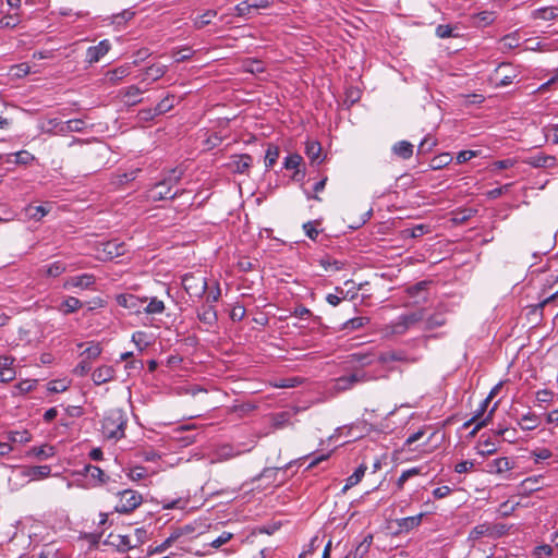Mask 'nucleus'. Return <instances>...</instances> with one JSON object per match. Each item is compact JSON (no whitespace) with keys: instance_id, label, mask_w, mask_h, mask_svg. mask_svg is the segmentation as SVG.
Listing matches in <instances>:
<instances>
[{"instance_id":"20e7f679","label":"nucleus","mask_w":558,"mask_h":558,"mask_svg":"<svg viewBox=\"0 0 558 558\" xmlns=\"http://www.w3.org/2000/svg\"><path fill=\"white\" fill-rule=\"evenodd\" d=\"M385 371H365L357 369L351 374L340 376L335 379L333 389L336 391H345L351 389L357 384L367 383L371 380H377L380 378H386Z\"/></svg>"},{"instance_id":"e433bc0d","label":"nucleus","mask_w":558,"mask_h":558,"mask_svg":"<svg viewBox=\"0 0 558 558\" xmlns=\"http://www.w3.org/2000/svg\"><path fill=\"white\" fill-rule=\"evenodd\" d=\"M8 442H19V444H26L31 441L32 435L28 430H10L7 434Z\"/></svg>"},{"instance_id":"0e129e2a","label":"nucleus","mask_w":558,"mask_h":558,"mask_svg":"<svg viewBox=\"0 0 558 558\" xmlns=\"http://www.w3.org/2000/svg\"><path fill=\"white\" fill-rule=\"evenodd\" d=\"M12 156L15 157L14 161H15V163H19V165H28L35 159L34 155H32L27 150H20L17 153L13 154Z\"/></svg>"},{"instance_id":"6e6d98bb","label":"nucleus","mask_w":558,"mask_h":558,"mask_svg":"<svg viewBox=\"0 0 558 558\" xmlns=\"http://www.w3.org/2000/svg\"><path fill=\"white\" fill-rule=\"evenodd\" d=\"M475 19H476V22L478 23V25L488 26L492 23H494L496 16L493 11H482L476 14Z\"/></svg>"},{"instance_id":"473e14b6","label":"nucleus","mask_w":558,"mask_h":558,"mask_svg":"<svg viewBox=\"0 0 558 558\" xmlns=\"http://www.w3.org/2000/svg\"><path fill=\"white\" fill-rule=\"evenodd\" d=\"M147 305L144 307V313L147 315H157L162 314L165 312V303L159 300L157 296L147 298Z\"/></svg>"},{"instance_id":"a211bd4d","label":"nucleus","mask_w":558,"mask_h":558,"mask_svg":"<svg viewBox=\"0 0 558 558\" xmlns=\"http://www.w3.org/2000/svg\"><path fill=\"white\" fill-rule=\"evenodd\" d=\"M197 318L207 326V330L217 324V311L213 305L204 304L197 308Z\"/></svg>"},{"instance_id":"dca6fc26","label":"nucleus","mask_w":558,"mask_h":558,"mask_svg":"<svg viewBox=\"0 0 558 558\" xmlns=\"http://www.w3.org/2000/svg\"><path fill=\"white\" fill-rule=\"evenodd\" d=\"M498 442L486 434L481 435L475 446L477 454L482 457L494 454L495 452L498 451Z\"/></svg>"},{"instance_id":"3c124183","label":"nucleus","mask_w":558,"mask_h":558,"mask_svg":"<svg viewBox=\"0 0 558 558\" xmlns=\"http://www.w3.org/2000/svg\"><path fill=\"white\" fill-rule=\"evenodd\" d=\"M279 157V149L276 146H269L266 150L265 155V167L266 169H270L277 162Z\"/></svg>"},{"instance_id":"680f3d73","label":"nucleus","mask_w":558,"mask_h":558,"mask_svg":"<svg viewBox=\"0 0 558 558\" xmlns=\"http://www.w3.org/2000/svg\"><path fill=\"white\" fill-rule=\"evenodd\" d=\"M144 367L142 360L132 359L128 361L124 365L125 371L128 372V375H132L135 373H140Z\"/></svg>"},{"instance_id":"c9c22d12","label":"nucleus","mask_w":558,"mask_h":558,"mask_svg":"<svg viewBox=\"0 0 558 558\" xmlns=\"http://www.w3.org/2000/svg\"><path fill=\"white\" fill-rule=\"evenodd\" d=\"M175 99L177 97L174 95L168 94L156 105L155 113L160 116L170 111L174 107Z\"/></svg>"},{"instance_id":"603ef678","label":"nucleus","mask_w":558,"mask_h":558,"mask_svg":"<svg viewBox=\"0 0 558 558\" xmlns=\"http://www.w3.org/2000/svg\"><path fill=\"white\" fill-rule=\"evenodd\" d=\"M320 266L326 270L339 271L343 269L344 263L338 259L322 258L319 260Z\"/></svg>"},{"instance_id":"a19ab883","label":"nucleus","mask_w":558,"mask_h":558,"mask_svg":"<svg viewBox=\"0 0 558 558\" xmlns=\"http://www.w3.org/2000/svg\"><path fill=\"white\" fill-rule=\"evenodd\" d=\"M368 323H369L368 317H363V316L353 317L343 323L342 330H356V329L364 327Z\"/></svg>"},{"instance_id":"13d9d810","label":"nucleus","mask_w":558,"mask_h":558,"mask_svg":"<svg viewBox=\"0 0 558 558\" xmlns=\"http://www.w3.org/2000/svg\"><path fill=\"white\" fill-rule=\"evenodd\" d=\"M302 157L298 154H289L283 161V167L288 170H298Z\"/></svg>"},{"instance_id":"5701e85b","label":"nucleus","mask_w":558,"mask_h":558,"mask_svg":"<svg viewBox=\"0 0 558 558\" xmlns=\"http://www.w3.org/2000/svg\"><path fill=\"white\" fill-rule=\"evenodd\" d=\"M53 207V203L47 202L44 205L33 206L29 205L26 207V214L29 219L34 221H40L45 216H47Z\"/></svg>"},{"instance_id":"b1692460","label":"nucleus","mask_w":558,"mask_h":558,"mask_svg":"<svg viewBox=\"0 0 558 558\" xmlns=\"http://www.w3.org/2000/svg\"><path fill=\"white\" fill-rule=\"evenodd\" d=\"M86 129V122L82 119H70L62 121L60 135H66L72 132H83Z\"/></svg>"},{"instance_id":"9d476101","label":"nucleus","mask_w":558,"mask_h":558,"mask_svg":"<svg viewBox=\"0 0 558 558\" xmlns=\"http://www.w3.org/2000/svg\"><path fill=\"white\" fill-rule=\"evenodd\" d=\"M136 64V61L132 63H124L122 65L117 66L116 69L109 70L105 73L106 82L111 85H118L123 78L131 74L133 65Z\"/></svg>"},{"instance_id":"2f4dec72","label":"nucleus","mask_w":558,"mask_h":558,"mask_svg":"<svg viewBox=\"0 0 558 558\" xmlns=\"http://www.w3.org/2000/svg\"><path fill=\"white\" fill-rule=\"evenodd\" d=\"M322 146L318 142H307L305 147V154L312 163H320L323 158L320 156Z\"/></svg>"},{"instance_id":"58836bf2","label":"nucleus","mask_w":558,"mask_h":558,"mask_svg":"<svg viewBox=\"0 0 558 558\" xmlns=\"http://www.w3.org/2000/svg\"><path fill=\"white\" fill-rule=\"evenodd\" d=\"M256 11L251 8L247 0L241 1L234 7V14L239 17L251 19Z\"/></svg>"},{"instance_id":"052dcab7","label":"nucleus","mask_w":558,"mask_h":558,"mask_svg":"<svg viewBox=\"0 0 558 558\" xmlns=\"http://www.w3.org/2000/svg\"><path fill=\"white\" fill-rule=\"evenodd\" d=\"M531 456L534 459V463L537 464L543 460H547V459L551 458L553 453L547 448H541V449L532 450Z\"/></svg>"},{"instance_id":"2eb2a0df","label":"nucleus","mask_w":558,"mask_h":558,"mask_svg":"<svg viewBox=\"0 0 558 558\" xmlns=\"http://www.w3.org/2000/svg\"><path fill=\"white\" fill-rule=\"evenodd\" d=\"M424 515H425V513L421 512L416 515L397 519L396 520L397 533L398 534L409 533L412 530L418 527L422 523V519Z\"/></svg>"},{"instance_id":"72a5a7b5","label":"nucleus","mask_w":558,"mask_h":558,"mask_svg":"<svg viewBox=\"0 0 558 558\" xmlns=\"http://www.w3.org/2000/svg\"><path fill=\"white\" fill-rule=\"evenodd\" d=\"M532 16L535 20L551 21L558 16V9L554 7L538 8L533 11Z\"/></svg>"},{"instance_id":"f704fd0d","label":"nucleus","mask_w":558,"mask_h":558,"mask_svg":"<svg viewBox=\"0 0 558 558\" xmlns=\"http://www.w3.org/2000/svg\"><path fill=\"white\" fill-rule=\"evenodd\" d=\"M131 341L136 345L138 352L145 351L150 344L148 335L141 330L133 332Z\"/></svg>"},{"instance_id":"774afa93","label":"nucleus","mask_w":558,"mask_h":558,"mask_svg":"<svg viewBox=\"0 0 558 558\" xmlns=\"http://www.w3.org/2000/svg\"><path fill=\"white\" fill-rule=\"evenodd\" d=\"M244 70L250 73H262L265 68L262 61L258 60H248L244 63Z\"/></svg>"},{"instance_id":"6e6552de","label":"nucleus","mask_w":558,"mask_h":558,"mask_svg":"<svg viewBox=\"0 0 558 558\" xmlns=\"http://www.w3.org/2000/svg\"><path fill=\"white\" fill-rule=\"evenodd\" d=\"M379 356L380 352H377L373 349L362 350L354 352L348 356L349 362L352 364H357L362 368L372 366L374 364L379 365Z\"/></svg>"},{"instance_id":"39448f33","label":"nucleus","mask_w":558,"mask_h":558,"mask_svg":"<svg viewBox=\"0 0 558 558\" xmlns=\"http://www.w3.org/2000/svg\"><path fill=\"white\" fill-rule=\"evenodd\" d=\"M118 502L114 506V511L122 514H128L138 508L143 502V496L131 488L117 492Z\"/></svg>"},{"instance_id":"bb28decb","label":"nucleus","mask_w":558,"mask_h":558,"mask_svg":"<svg viewBox=\"0 0 558 558\" xmlns=\"http://www.w3.org/2000/svg\"><path fill=\"white\" fill-rule=\"evenodd\" d=\"M521 37L519 31H514L510 34L505 35L500 39V49L502 51H509L520 46Z\"/></svg>"},{"instance_id":"f8f14e48","label":"nucleus","mask_w":558,"mask_h":558,"mask_svg":"<svg viewBox=\"0 0 558 558\" xmlns=\"http://www.w3.org/2000/svg\"><path fill=\"white\" fill-rule=\"evenodd\" d=\"M96 282V278L93 274H82L78 276L69 277L64 283V289H73L78 288L82 290H86L92 288Z\"/></svg>"},{"instance_id":"7ed1b4c3","label":"nucleus","mask_w":558,"mask_h":558,"mask_svg":"<svg viewBox=\"0 0 558 558\" xmlns=\"http://www.w3.org/2000/svg\"><path fill=\"white\" fill-rule=\"evenodd\" d=\"M423 318V311L402 313L390 323L386 324L381 331L386 337L401 336L413 329Z\"/></svg>"},{"instance_id":"f3484780","label":"nucleus","mask_w":558,"mask_h":558,"mask_svg":"<svg viewBox=\"0 0 558 558\" xmlns=\"http://www.w3.org/2000/svg\"><path fill=\"white\" fill-rule=\"evenodd\" d=\"M514 468V462L507 457H499L487 464V472L490 474L502 475Z\"/></svg>"},{"instance_id":"8fccbe9b","label":"nucleus","mask_w":558,"mask_h":558,"mask_svg":"<svg viewBox=\"0 0 558 558\" xmlns=\"http://www.w3.org/2000/svg\"><path fill=\"white\" fill-rule=\"evenodd\" d=\"M70 386V383L65 379L50 380L47 384V390L52 393H59L65 391Z\"/></svg>"},{"instance_id":"ddd939ff","label":"nucleus","mask_w":558,"mask_h":558,"mask_svg":"<svg viewBox=\"0 0 558 558\" xmlns=\"http://www.w3.org/2000/svg\"><path fill=\"white\" fill-rule=\"evenodd\" d=\"M168 71V66L161 63H154L147 66L144 72L140 75L142 83L148 85L161 78Z\"/></svg>"},{"instance_id":"a18cd8bd","label":"nucleus","mask_w":558,"mask_h":558,"mask_svg":"<svg viewBox=\"0 0 558 558\" xmlns=\"http://www.w3.org/2000/svg\"><path fill=\"white\" fill-rule=\"evenodd\" d=\"M66 270V266L63 262L57 260L46 266L45 272L48 277H59Z\"/></svg>"},{"instance_id":"4be33fe9","label":"nucleus","mask_w":558,"mask_h":558,"mask_svg":"<svg viewBox=\"0 0 558 558\" xmlns=\"http://www.w3.org/2000/svg\"><path fill=\"white\" fill-rule=\"evenodd\" d=\"M87 471H89L88 477L92 487L104 486L110 481V477L99 466L87 464Z\"/></svg>"},{"instance_id":"f257e3e1","label":"nucleus","mask_w":558,"mask_h":558,"mask_svg":"<svg viewBox=\"0 0 558 558\" xmlns=\"http://www.w3.org/2000/svg\"><path fill=\"white\" fill-rule=\"evenodd\" d=\"M182 177V171L179 169H171L168 174L155 183L147 191V199L158 202L163 199H173L179 195V190H173Z\"/></svg>"},{"instance_id":"1a4fd4ad","label":"nucleus","mask_w":558,"mask_h":558,"mask_svg":"<svg viewBox=\"0 0 558 558\" xmlns=\"http://www.w3.org/2000/svg\"><path fill=\"white\" fill-rule=\"evenodd\" d=\"M523 162L533 168H554L558 165V159L553 155L537 153L524 158Z\"/></svg>"},{"instance_id":"4468645a","label":"nucleus","mask_w":558,"mask_h":558,"mask_svg":"<svg viewBox=\"0 0 558 558\" xmlns=\"http://www.w3.org/2000/svg\"><path fill=\"white\" fill-rule=\"evenodd\" d=\"M116 377V369L111 365H100L92 373V380L94 385L100 386L113 380Z\"/></svg>"},{"instance_id":"bf43d9fd","label":"nucleus","mask_w":558,"mask_h":558,"mask_svg":"<svg viewBox=\"0 0 558 558\" xmlns=\"http://www.w3.org/2000/svg\"><path fill=\"white\" fill-rule=\"evenodd\" d=\"M51 472V468L49 465H37L33 466L29 471V475L33 478H44L47 477Z\"/></svg>"},{"instance_id":"6ab92c4d","label":"nucleus","mask_w":558,"mask_h":558,"mask_svg":"<svg viewBox=\"0 0 558 558\" xmlns=\"http://www.w3.org/2000/svg\"><path fill=\"white\" fill-rule=\"evenodd\" d=\"M126 252L125 244L118 240H110L102 243V253L106 259H113L124 255Z\"/></svg>"},{"instance_id":"aec40b11","label":"nucleus","mask_w":558,"mask_h":558,"mask_svg":"<svg viewBox=\"0 0 558 558\" xmlns=\"http://www.w3.org/2000/svg\"><path fill=\"white\" fill-rule=\"evenodd\" d=\"M144 93L143 89H141L136 85L128 86L119 92L120 97L122 98V101L128 106H134L142 101L141 95Z\"/></svg>"},{"instance_id":"412c9836","label":"nucleus","mask_w":558,"mask_h":558,"mask_svg":"<svg viewBox=\"0 0 558 558\" xmlns=\"http://www.w3.org/2000/svg\"><path fill=\"white\" fill-rule=\"evenodd\" d=\"M116 301L121 307L138 311L141 305L147 301V298L141 299L134 294L122 293L117 295Z\"/></svg>"},{"instance_id":"864d4df0","label":"nucleus","mask_w":558,"mask_h":558,"mask_svg":"<svg viewBox=\"0 0 558 558\" xmlns=\"http://www.w3.org/2000/svg\"><path fill=\"white\" fill-rule=\"evenodd\" d=\"M148 475V472L146 470V468L144 466H140V465H136V466H133V468H130L128 473H126V476L131 480V481H134V482H137L140 480H143L145 478L146 476Z\"/></svg>"},{"instance_id":"69168bd1","label":"nucleus","mask_w":558,"mask_h":558,"mask_svg":"<svg viewBox=\"0 0 558 558\" xmlns=\"http://www.w3.org/2000/svg\"><path fill=\"white\" fill-rule=\"evenodd\" d=\"M541 478H543L542 475L526 477L525 480L522 481L521 486L523 487L524 490H536L538 489L536 485L539 483Z\"/></svg>"},{"instance_id":"0eeeda50","label":"nucleus","mask_w":558,"mask_h":558,"mask_svg":"<svg viewBox=\"0 0 558 558\" xmlns=\"http://www.w3.org/2000/svg\"><path fill=\"white\" fill-rule=\"evenodd\" d=\"M420 360L417 356H411L405 351L402 350H391L386 352H380L379 356V365L380 368H376L375 371H385L388 376V372L391 369L388 367V364L391 362H401V363H416Z\"/></svg>"},{"instance_id":"49530a36","label":"nucleus","mask_w":558,"mask_h":558,"mask_svg":"<svg viewBox=\"0 0 558 558\" xmlns=\"http://www.w3.org/2000/svg\"><path fill=\"white\" fill-rule=\"evenodd\" d=\"M61 125H62V120H60L58 118H51L45 122V124L43 126V131L47 134L60 135L59 130L61 129Z\"/></svg>"},{"instance_id":"ea45409f","label":"nucleus","mask_w":558,"mask_h":558,"mask_svg":"<svg viewBox=\"0 0 558 558\" xmlns=\"http://www.w3.org/2000/svg\"><path fill=\"white\" fill-rule=\"evenodd\" d=\"M493 533L492 526L487 523L478 524L474 526L470 534L469 539L477 541L482 538L483 536L490 535Z\"/></svg>"},{"instance_id":"e2e57ef3","label":"nucleus","mask_w":558,"mask_h":558,"mask_svg":"<svg viewBox=\"0 0 558 558\" xmlns=\"http://www.w3.org/2000/svg\"><path fill=\"white\" fill-rule=\"evenodd\" d=\"M453 31H454V28L449 24H439L436 27L435 33H436V36L439 38H450V37L456 36L453 34Z\"/></svg>"},{"instance_id":"9b49d317","label":"nucleus","mask_w":558,"mask_h":558,"mask_svg":"<svg viewBox=\"0 0 558 558\" xmlns=\"http://www.w3.org/2000/svg\"><path fill=\"white\" fill-rule=\"evenodd\" d=\"M111 49V43L108 39L100 40L96 46H90L86 50L85 61L89 64L97 63Z\"/></svg>"},{"instance_id":"c756f323","label":"nucleus","mask_w":558,"mask_h":558,"mask_svg":"<svg viewBox=\"0 0 558 558\" xmlns=\"http://www.w3.org/2000/svg\"><path fill=\"white\" fill-rule=\"evenodd\" d=\"M372 543H373L372 534L364 536V538L351 551L352 557L353 558H364L367 555V553L369 551Z\"/></svg>"},{"instance_id":"09e8293b","label":"nucleus","mask_w":558,"mask_h":558,"mask_svg":"<svg viewBox=\"0 0 558 558\" xmlns=\"http://www.w3.org/2000/svg\"><path fill=\"white\" fill-rule=\"evenodd\" d=\"M445 323H446V319L442 314H434V315L429 316L428 318H426V320L424 323V329L432 330V329L441 327L442 325H445Z\"/></svg>"},{"instance_id":"cd10ccee","label":"nucleus","mask_w":558,"mask_h":558,"mask_svg":"<svg viewBox=\"0 0 558 558\" xmlns=\"http://www.w3.org/2000/svg\"><path fill=\"white\" fill-rule=\"evenodd\" d=\"M252 157L247 154L236 155L233 157L232 167L233 171L244 173L252 166Z\"/></svg>"},{"instance_id":"4d7b16f0","label":"nucleus","mask_w":558,"mask_h":558,"mask_svg":"<svg viewBox=\"0 0 558 558\" xmlns=\"http://www.w3.org/2000/svg\"><path fill=\"white\" fill-rule=\"evenodd\" d=\"M20 22H21L20 15L17 12H15L14 14H7L3 17H1L0 26L14 28L15 26H17L20 24Z\"/></svg>"},{"instance_id":"7c9ffc66","label":"nucleus","mask_w":558,"mask_h":558,"mask_svg":"<svg viewBox=\"0 0 558 558\" xmlns=\"http://www.w3.org/2000/svg\"><path fill=\"white\" fill-rule=\"evenodd\" d=\"M82 305L83 303L80 299L75 296H68L59 306V311L64 315H69L80 310Z\"/></svg>"},{"instance_id":"de8ad7c7","label":"nucleus","mask_w":558,"mask_h":558,"mask_svg":"<svg viewBox=\"0 0 558 558\" xmlns=\"http://www.w3.org/2000/svg\"><path fill=\"white\" fill-rule=\"evenodd\" d=\"M428 232H429V226L424 225V223L415 225L412 228L403 230L404 236H410V238H420Z\"/></svg>"},{"instance_id":"c85d7f7f","label":"nucleus","mask_w":558,"mask_h":558,"mask_svg":"<svg viewBox=\"0 0 558 558\" xmlns=\"http://www.w3.org/2000/svg\"><path fill=\"white\" fill-rule=\"evenodd\" d=\"M366 470L367 466L365 464H360L357 469L345 480V485L343 486L342 492L344 493L357 485L365 475Z\"/></svg>"},{"instance_id":"79ce46f5","label":"nucleus","mask_w":558,"mask_h":558,"mask_svg":"<svg viewBox=\"0 0 558 558\" xmlns=\"http://www.w3.org/2000/svg\"><path fill=\"white\" fill-rule=\"evenodd\" d=\"M102 352V348L99 343L90 342L87 348L81 353L86 361H93L99 357Z\"/></svg>"},{"instance_id":"423d86ee","label":"nucleus","mask_w":558,"mask_h":558,"mask_svg":"<svg viewBox=\"0 0 558 558\" xmlns=\"http://www.w3.org/2000/svg\"><path fill=\"white\" fill-rule=\"evenodd\" d=\"M182 286L191 298L201 299L207 290V279L201 274H185Z\"/></svg>"},{"instance_id":"5fc2aeb1","label":"nucleus","mask_w":558,"mask_h":558,"mask_svg":"<svg viewBox=\"0 0 558 558\" xmlns=\"http://www.w3.org/2000/svg\"><path fill=\"white\" fill-rule=\"evenodd\" d=\"M420 474L418 468H411L402 471L401 475L397 480V487L399 490L403 489L404 483L412 476Z\"/></svg>"},{"instance_id":"c03bdc74","label":"nucleus","mask_w":558,"mask_h":558,"mask_svg":"<svg viewBox=\"0 0 558 558\" xmlns=\"http://www.w3.org/2000/svg\"><path fill=\"white\" fill-rule=\"evenodd\" d=\"M336 293H329L326 295V301L331 306H338L342 300L348 295V291H344L341 287L335 288Z\"/></svg>"},{"instance_id":"338daca9","label":"nucleus","mask_w":558,"mask_h":558,"mask_svg":"<svg viewBox=\"0 0 558 558\" xmlns=\"http://www.w3.org/2000/svg\"><path fill=\"white\" fill-rule=\"evenodd\" d=\"M553 555V547L547 544L536 546L533 556L536 558H548Z\"/></svg>"},{"instance_id":"393cba45","label":"nucleus","mask_w":558,"mask_h":558,"mask_svg":"<svg viewBox=\"0 0 558 558\" xmlns=\"http://www.w3.org/2000/svg\"><path fill=\"white\" fill-rule=\"evenodd\" d=\"M539 416L533 412L523 414L518 424L522 430H534L539 425Z\"/></svg>"},{"instance_id":"4c0bfd02","label":"nucleus","mask_w":558,"mask_h":558,"mask_svg":"<svg viewBox=\"0 0 558 558\" xmlns=\"http://www.w3.org/2000/svg\"><path fill=\"white\" fill-rule=\"evenodd\" d=\"M28 454L45 460L51 458L54 454V449L52 446L48 445L33 447L29 449Z\"/></svg>"},{"instance_id":"37998d69","label":"nucleus","mask_w":558,"mask_h":558,"mask_svg":"<svg viewBox=\"0 0 558 558\" xmlns=\"http://www.w3.org/2000/svg\"><path fill=\"white\" fill-rule=\"evenodd\" d=\"M216 15H217V11L208 10L205 13H203L202 15L196 16L193 20V25L195 28L201 29V28L205 27L206 25H208Z\"/></svg>"},{"instance_id":"f03ea898","label":"nucleus","mask_w":558,"mask_h":558,"mask_svg":"<svg viewBox=\"0 0 558 558\" xmlns=\"http://www.w3.org/2000/svg\"><path fill=\"white\" fill-rule=\"evenodd\" d=\"M128 418L121 409L109 410L101 422V433L106 439L119 440L125 435Z\"/></svg>"},{"instance_id":"a878e982","label":"nucleus","mask_w":558,"mask_h":558,"mask_svg":"<svg viewBox=\"0 0 558 558\" xmlns=\"http://www.w3.org/2000/svg\"><path fill=\"white\" fill-rule=\"evenodd\" d=\"M392 153L403 160H408L413 155V145L408 141L397 142L392 146Z\"/></svg>"}]
</instances>
